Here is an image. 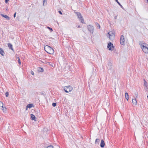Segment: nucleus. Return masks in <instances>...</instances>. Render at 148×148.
<instances>
[{"mask_svg": "<svg viewBox=\"0 0 148 148\" xmlns=\"http://www.w3.org/2000/svg\"><path fill=\"white\" fill-rule=\"evenodd\" d=\"M47 0H43V5L44 6V4L45 3H46V4L47 3Z\"/></svg>", "mask_w": 148, "mask_h": 148, "instance_id": "nucleus-28", "label": "nucleus"}, {"mask_svg": "<svg viewBox=\"0 0 148 148\" xmlns=\"http://www.w3.org/2000/svg\"><path fill=\"white\" fill-rule=\"evenodd\" d=\"M16 13L15 12L14 14V18H15L16 17Z\"/></svg>", "mask_w": 148, "mask_h": 148, "instance_id": "nucleus-36", "label": "nucleus"}, {"mask_svg": "<svg viewBox=\"0 0 148 148\" xmlns=\"http://www.w3.org/2000/svg\"><path fill=\"white\" fill-rule=\"evenodd\" d=\"M100 140L99 138L96 139L95 141V143L96 144H99L100 142Z\"/></svg>", "mask_w": 148, "mask_h": 148, "instance_id": "nucleus-19", "label": "nucleus"}, {"mask_svg": "<svg viewBox=\"0 0 148 148\" xmlns=\"http://www.w3.org/2000/svg\"><path fill=\"white\" fill-rule=\"evenodd\" d=\"M44 49L47 53L51 54H53L54 52L53 49L48 45L45 46Z\"/></svg>", "mask_w": 148, "mask_h": 148, "instance_id": "nucleus-1", "label": "nucleus"}, {"mask_svg": "<svg viewBox=\"0 0 148 148\" xmlns=\"http://www.w3.org/2000/svg\"><path fill=\"white\" fill-rule=\"evenodd\" d=\"M132 102L135 105H136L137 104V101L136 100V98H134V99H132Z\"/></svg>", "mask_w": 148, "mask_h": 148, "instance_id": "nucleus-17", "label": "nucleus"}, {"mask_svg": "<svg viewBox=\"0 0 148 148\" xmlns=\"http://www.w3.org/2000/svg\"><path fill=\"white\" fill-rule=\"evenodd\" d=\"M47 28H48L51 32H52L53 31V29L51 28L50 27H47Z\"/></svg>", "mask_w": 148, "mask_h": 148, "instance_id": "nucleus-30", "label": "nucleus"}, {"mask_svg": "<svg viewBox=\"0 0 148 148\" xmlns=\"http://www.w3.org/2000/svg\"><path fill=\"white\" fill-rule=\"evenodd\" d=\"M73 88L71 86H69L64 87V90L66 93H68L73 90Z\"/></svg>", "mask_w": 148, "mask_h": 148, "instance_id": "nucleus-2", "label": "nucleus"}, {"mask_svg": "<svg viewBox=\"0 0 148 148\" xmlns=\"http://www.w3.org/2000/svg\"><path fill=\"white\" fill-rule=\"evenodd\" d=\"M122 8H123V7L121 4L119 2L118 0H114Z\"/></svg>", "mask_w": 148, "mask_h": 148, "instance_id": "nucleus-22", "label": "nucleus"}, {"mask_svg": "<svg viewBox=\"0 0 148 148\" xmlns=\"http://www.w3.org/2000/svg\"><path fill=\"white\" fill-rule=\"evenodd\" d=\"M6 10L7 11H8V10L9 9H8V7H6Z\"/></svg>", "mask_w": 148, "mask_h": 148, "instance_id": "nucleus-39", "label": "nucleus"}, {"mask_svg": "<svg viewBox=\"0 0 148 148\" xmlns=\"http://www.w3.org/2000/svg\"><path fill=\"white\" fill-rule=\"evenodd\" d=\"M144 89L145 90H147L148 89L147 87H146V88H145Z\"/></svg>", "mask_w": 148, "mask_h": 148, "instance_id": "nucleus-37", "label": "nucleus"}, {"mask_svg": "<svg viewBox=\"0 0 148 148\" xmlns=\"http://www.w3.org/2000/svg\"><path fill=\"white\" fill-rule=\"evenodd\" d=\"M0 107L1 108H2L3 109V104L2 102H0Z\"/></svg>", "mask_w": 148, "mask_h": 148, "instance_id": "nucleus-25", "label": "nucleus"}, {"mask_svg": "<svg viewBox=\"0 0 148 148\" xmlns=\"http://www.w3.org/2000/svg\"><path fill=\"white\" fill-rule=\"evenodd\" d=\"M52 106L55 107L56 106V103H53L52 104Z\"/></svg>", "mask_w": 148, "mask_h": 148, "instance_id": "nucleus-29", "label": "nucleus"}, {"mask_svg": "<svg viewBox=\"0 0 148 148\" xmlns=\"http://www.w3.org/2000/svg\"><path fill=\"white\" fill-rule=\"evenodd\" d=\"M138 95V92H135L134 93V98H137V97Z\"/></svg>", "mask_w": 148, "mask_h": 148, "instance_id": "nucleus-26", "label": "nucleus"}, {"mask_svg": "<svg viewBox=\"0 0 148 148\" xmlns=\"http://www.w3.org/2000/svg\"><path fill=\"white\" fill-rule=\"evenodd\" d=\"M109 38L111 40L114 39L115 37V34L113 31H110L108 33Z\"/></svg>", "mask_w": 148, "mask_h": 148, "instance_id": "nucleus-4", "label": "nucleus"}, {"mask_svg": "<svg viewBox=\"0 0 148 148\" xmlns=\"http://www.w3.org/2000/svg\"><path fill=\"white\" fill-rule=\"evenodd\" d=\"M143 46H144L145 47L146 46L147 47H148V45H147V44H146V43H145V42H144L143 45V46H141V48H142L143 47Z\"/></svg>", "mask_w": 148, "mask_h": 148, "instance_id": "nucleus-23", "label": "nucleus"}, {"mask_svg": "<svg viewBox=\"0 0 148 148\" xmlns=\"http://www.w3.org/2000/svg\"><path fill=\"white\" fill-rule=\"evenodd\" d=\"M105 145V143L104 141L103 140H101V143H100V147L101 148H103L104 147Z\"/></svg>", "mask_w": 148, "mask_h": 148, "instance_id": "nucleus-9", "label": "nucleus"}, {"mask_svg": "<svg viewBox=\"0 0 148 148\" xmlns=\"http://www.w3.org/2000/svg\"><path fill=\"white\" fill-rule=\"evenodd\" d=\"M125 96L126 99L127 100H128L129 98V96L128 93L127 92H125Z\"/></svg>", "mask_w": 148, "mask_h": 148, "instance_id": "nucleus-18", "label": "nucleus"}, {"mask_svg": "<svg viewBox=\"0 0 148 148\" xmlns=\"http://www.w3.org/2000/svg\"><path fill=\"white\" fill-rule=\"evenodd\" d=\"M143 46V47L141 48L143 51L146 53H148V46L147 47H145L144 46Z\"/></svg>", "mask_w": 148, "mask_h": 148, "instance_id": "nucleus-8", "label": "nucleus"}, {"mask_svg": "<svg viewBox=\"0 0 148 148\" xmlns=\"http://www.w3.org/2000/svg\"><path fill=\"white\" fill-rule=\"evenodd\" d=\"M5 95L6 97H8L9 95V92H5Z\"/></svg>", "mask_w": 148, "mask_h": 148, "instance_id": "nucleus-31", "label": "nucleus"}, {"mask_svg": "<svg viewBox=\"0 0 148 148\" xmlns=\"http://www.w3.org/2000/svg\"><path fill=\"white\" fill-rule=\"evenodd\" d=\"M144 86L145 87H147L148 85H147V82L145 79H144Z\"/></svg>", "mask_w": 148, "mask_h": 148, "instance_id": "nucleus-20", "label": "nucleus"}, {"mask_svg": "<svg viewBox=\"0 0 148 148\" xmlns=\"http://www.w3.org/2000/svg\"><path fill=\"white\" fill-rule=\"evenodd\" d=\"M33 106V104L32 103H30L28 104L26 106V110H27V108H32Z\"/></svg>", "mask_w": 148, "mask_h": 148, "instance_id": "nucleus-10", "label": "nucleus"}, {"mask_svg": "<svg viewBox=\"0 0 148 148\" xmlns=\"http://www.w3.org/2000/svg\"><path fill=\"white\" fill-rule=\"evenodd\" d=\"M144 42L143 41H139V44L140 45V47L141 48V46L143 45Z\"/></svg>", "mask_w": 148, "mask_h": 148, "instance_id": "nucleus-24", "label": "nucleus"}, {"mask_svg": "<svg viewBox=\"0 0 148 148\" xmlns=\"http://www.w3.org/2000/svg\"><path fill=\"white\" fill-rule=\"evenodd\" d=\"M58 12L61 15H62V13L61 11H60V10Z\"/></svg>", "mask_w": 148, "mask_h": 148, "instance_id": "nucleus-33", "label": "nucleus"}, {"mask_svg": "<svg viewBox=\"0 0 148 148\" xmlns=\"http://www.w3.org/2000/svg\"><path fill=\"white\" fill-rule=\"evenodd\" d=\"M107 47L109 50H112L114 49V47L112 43L109 42L108 45Z\"/></svg>", "mask_w": 148, "mask_h": 148, "instance_id": "nucleus-6", "label": "nucleus"}, {"mask_svg": "<svg viewBox=\"0 0 148 148\" xmlns=\"http://www.w3.org/2000/svg\"><path fill=\"white\" fill-rule=\"evenodd\" d=\"M18 56H17L16 57V58H17L18 59V63L19 64V65H20L21 64V60H20V58H19V56L18 55H17Z\"/></svg>", "mask_w": 148, "mask_h": 148, "instance_id": "nucleus-21", "label": "nucleus"}, {"mask_svg": "<svg viewBox=\"0 0 148 148\" xmlns=\"http://www.w3.org/2000/svg\"><path fill=\"white\" fill-rule=\"evenodd\" d=\"M75 13L77 17L79 19V20L81 21V22L83 23H85L84 19L81 13L79 12H76Z\"/></svg>", "mask_w": 148, "mask_h": 148, "instance_id": "nucleus-3", "label": "nucleus"}, {"mask_svg": "<svg viewBox=\"0 0 148 148\" xmlns=\"http://www.w3.org/2000/svg\"><path fill=\"white\" fill-rule=\"evenodd\" d=\"M5 2L6 3H8V2L9 1V0H5Z\"/></svg>", "mask_w": 148, "mask_h": 148, "instance_id": "nucleus-34", "label": "nucleus"}, {"mask_svg": "<svg viewBox=\"0 0 148 148\" xmlns=\"http://www.w3.org/2000/svg\"><path fill=\"white\" fill-rule=\"evenodd\" d=\"M87 28L89 32L91 34H92L94 29L93 26L91 25H89L87 26Z\"/></svg>", "mask_w": 148, "mask_h": 148, "instance_id": "nucleus-5", "label": "nucleus"}, {"mask_svg": "<svg viewBox=\"0 0 148 148\" xmlns=\"http://www.w3.org/2000/svg\"><path fill=\"white\" fill-rule=\"evenodd\" d=\"M76 27L79 28H81L80 26L77 25H76Z\"/></svg>", "mask_w": 148, "mask_h": 148, "instance_id": "nucleus-38", "label": "nucleus"}, {"mask_svg": "<svg viewBox=\"0 0 148 148\" xmlns=\"http://www.w3.org/2000/svg\"><path fill=\"white\" fill-rule=\"evenodd\" d=\"M117 17V16H115L114 17V18H115V19H116V18Z\"/></svg>", "mask_w": 148, "mask_h": 148, "instance_id": "nucleus-40", "label": "nucleus"}, {"mask_svg": "<svg viewBox=\"0 0 148 148\" xmlns=\"http://www.w3.org/2000/svg\"><path fill=\"white\" fill-rule=\"evenodd\" d=\"M95 24H96L97 26V27H98L99 29L100 27V26L99 24L97 23H95Z\"/></svg>", "mask_w": 148, "mask_h": 148, "instance_id": "nucleus-27", "label": "nucleus"}, {"mask_svg": "<svg viewBox=\"0 0 148 148\" xmlns=\"http://www.w3.org/2000/svg\"><path fill=\"white\" fill-rule=\"evenodd\" d=\"M147 3H148V0H147Z\"/></svg>", "mask_w": 148, "mask_h": 148, "instance_id": "nucleus-41", "label": "nucleus"}, {"mask_svg": "<svg viewBox=\"0 0 148 148\" xmlns=\"http://www.w3.org/2000/svg\"><path fill=\"white\" fill-rule=\"evenodd\" d=\"M108 66L109 69L110 70L112 69V64L110 62H108Z\"/></svg>", "mask_w": 148, "mask_h": 148, "instance_id": "nucleus-11", "label": "nucleus"}, {"mask_svg": "<svg viewBox=\"0 0 148 148\" xmlns=\"http://www.w3.org/2000/svg\"><path fill=\"white\" fill-rule=\"evenodd\" d=\"M31 74L32 75H34V72H33V71H31Z\"/></svg>", "mask_w": 148, "mask_h": 148, "instance_id": "nucleus-35", "label": "nucleus"}, {"mask_svg": "<svg viewBox=\"0 0 148 148\" xmlns=\"http://www.w3.org/2000/svg\"><path fill=\"white\" fill-rule=\"evenodd\" d=\"M1 15L3 17H4V18H5L6 19L8 20H9L10 19V17L8 16L7 15H3V14H1Z\"/></svg>", "mask_w": 148, "mask_h": 148, "instance_id": "nucleus-15", "label": "nucleus"}, {"mask_svg": "<svg viewBox=\"0 0 148 148\" xmlns=\"http://www.w3.org/2000/svg\"><path fill=\"white\" fill-rule=\"evenodd\" d=\"M47 148H54V147L52 145H50L47 147Z\"/></svg>", "mask_w": 148, "mask_h": 148, "instance_id": "nucleus-32", "label": "nucleus"}, {"mask_svg": "<svg viewBox=\"0 0 148 148\" xmlns=\"http://www.w3.org/2000/svg\"><path fill=\"white\" fill-rule=\"evenodd\" d=\"M8 47L9 48V49H11L13 51H14V49L12 47V45L10 43H8Z\"/></svg>", "mask_w": 148, "mask_h": 148, "instance_id": "nucleus-13", "label": "nucleus"}, {"mask_svg": "<svg viewBox=\"0 0 148 148\" xmlns=\"http://www.w3.org/2000/svg\"><path fill=\"white\" fill-rule=\"evenodd\" d=\"M43 69L41 67H39L38 68V71L39 72H42L43 71Z\"/></svg>", "mask_w": 148, "mask_h": 148, "instance_id": "nucleus-16", "label": "nucleus"}, {"mask_svg": "<svg viewBox=\"0 0 148 148\" xmlns=\"http://www.w3.org/2000/svg\"><path fill=\"white\" fill-rule=\"evenodd\" d=\"M31 119L32 120H34L35 121H36V117L34 115L31 114Z\"/></svg>", "mask_w": 148, "mask_h": 148, "instance_id": "nucleus-12", "label": "nucleus"}, {"mask_svg": "<svg viewBox=\"0 0 148 148\" xmlns=\"http://www.w3.org/2000/svg\"><path fill=\"white\" fill-rule=\"evenodd\" d=\"M4 52L3 49L1 48H0V54H1L2 56H4Z\"/></svg>", "mask_w": 148, "mask_h": 148, "instance_id": "nucleus-14", "label": "nucleus"}, {"mask_svg": "<svg viewBox=\"0 0 148 148\" xmlns=\"http://www.w3.org/2000/svg\"><path fill=\"white\" fill-rule=\"evenodd\" d=\"M120 44L122 45H125V38L123 35H121L120 38Z\"/></svg>", "mask_w": 148, "mask_h": 148, "instance_id": "nucleus-7", "label": "nucleus"}, {"mask_svg": "<svg viewBox=\"0 0 148 148\" xmlns=\"http://www.w3.org/2000/svg\"><path fill=\"white\" fill-rule=\"evenodd\" d=\"M147 99H148V95H147Z\"/></svg>", "mask_w": 148, "mask_h": 148, "instance_id": "nucleus-42", "label": "nucleus"}]
</instances>
